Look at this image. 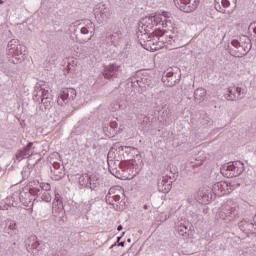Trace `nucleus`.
<instances>
[{
	"label": "nucleus",
	"instance_id": "obj_20",
	"mask_svg": "<svg viewBox=\"0 0 256 256\" xmlns=\"http://www.w3.org/2000/svg\"><path fill=\"white\" fill-rule=\"evenodd\" d=\"M78 183L81 187H89V174L85 173L80 175L78 178Z\"/></svg>",
	"mask_w": 256,
	"mask_h": 256
},
{
	"label": "nucleus",
	"instance_id": "obj_37",
	"mask_svg": "<svg viewBox=\"0 0 256 256\" xmlns=\"http://www.w3.org/2000/svg\"><path fill=\"white\" fill-rule=\"evenodd\" d=\"M117 231H123V226L119 225Z\"/></svg>",
	"mask_w": 256,
	"mask_h": 256
},
{
	"label": "nucleus",
	"instance_id": "obj_15",
	"mask_svg": "<svg viewBox=\"0 0 256 256\" xmlns=\"http://www.w3.org/2000/svg\"><path fill=\"white\" fill-rule=\"evenodd\" d=\"M176 230L181 237H189V227H187V223L184 220L176 223Z\"/></svg>",
	"mask_w": 256,
	"mask_h": 256
},
{
	"label": "nucleus",
	"instance_id": "obj_28",
	"mask_svg": "<svg viewBox=\"0 0 256 256\" xmlns=\"http://www.w3.org/2000/svg\"><path fill=\"white\" fill-rule=\"evenodd\" d=\"M22 179H29V176L31 175V168L28 166L24 167L21 171Z\"/></svg>",
	"mask_w": 256,
	"mask_h": 256
},
{
	"label": "nucleus",
	"instance_id": "obj_14",
	"mask_svg": "<svg viewBox=\"0 0 256 256\" xmlns=\"http://www.w3.org/2000/svg\"><path fill=\"white\" fill-rule=\"evenodd\" d=\"M20 194V203H22V205H29V203H31V195H33L31 193V184L29 185V189H25V190H19L18 191Z\"/></svg>",
	"mask_w": 256,
	"mask_h": 256
},
{
	"label": "nucleus",
	"instance_id": "obj_18",
	"mask_svg": "<svg viewBox=\"0 0 256 256\" xmlns=\"http://www.w3.org/2000/svg\"><path fill=\"white\" fill-rule=\"evenodd\" d=\"M162 83L165 87H175V85L179 83V78H177V76L171 78L162 77Z\"/></svg>",
	"mask_w": 256,
	"mask_h": 256
},
{
	"label": "nucleus",
	"instance_id": "obj_35",
	"mask_svg": "<svg viewBox=\"0 0 256 256\" xmlns=\"http://www.w3.org/2000/svg\"><path fill=\"white\" fill-rule=\"evenodd\" d=\"M53 169V171L61 170V164H59V162H55L53 164Z\"/></svg>",
	"mask_w": 256,
	"mask_h": 256
},
{
	"label": "nucleus",
	"instance_id": "obj_6",
	"mask_svg": "<svg viewBox=\"0 0 256 256\" xmlns=\"http://www.w3.org/2000/svg\"><path fill=\"white\" fill-rule=\"evenodd\" d=\"M174 3L184 13H193L199 7V0H174Z\"/></svg>",
	"mask_w": 256,
	"mask_h": 256
},
{
	"label": "nucleus",
	"instance_id": "obj_3",
	"mask_svg": "<svg viewBox=\"0 0 256 256\" xmlns=\"http://www.w3.org/2000/svg\"><path fill=\"white\" fill-rule=\"evenodd\" d=\"M220 171L227 178L239 177L245 171V166L241 161L229 162L224 164Z\"/></svg>",
	"mask_w": 256,
	"mask_h": 256
},
{
	"label": "nucleus",
	"instance_id": "obj_2",
	"mask_svg": "<svg viewBox=\"0 0 256 256\" xmlns=\"http://www.w3.org/2000/svg\"><path fill=\"white\" fill-rule=\"evenodd\" d=\"M153 78L147 72H136V74L128 79V87H132L131 97H135L138 93H143L147 87H151Z\"/></svg>",
	"mask_w": 256,
	"mask_h": 256
},
{
	"label": "nucleus",
	"instance_id": "obj_49",
	"mask_svg": "<svg viewBox=\"0 0 256 256\" xmlns=\"http://www.w3.org/2000/svg\"><path fill=\"white\" fill-rule=\"evenodd\" d=\"M3 3V0H0V4Z\"/></svg>",
	"mask_w": 256,
	"mask_h": 256
},
{
	"label": "nucleus",
	"instance_id": "obj_34",
	"mask_svg": "<svg viewBox=\"0 0 256 256\" xmlns=\"http://www.w3.org/2000/svg\"><path fill=\"white\" fill-rule=\"evenodd\" d=\"M231 1L230 0H222V6L225 8L230 7Z\"/></svg>",
	"mask_w": 256,
	"mask_h": 256
},
{
	"label": "nucleus",
	"instance_id": "obj_17",
	"mask_svg": "<svg viewBox=\"0 0 256 256\" xmlns=\"http://www.w3.org/2000/svg\"><path fill=\"white\" fill-rule=\"evenodd\" d=\"M31 185H33V187H38L41 193L51 191V185L49 183H39V181L34 180L33 182H30V186Z\"/></svg>",
	"mask_w": 256,
	"mask_h": 256
},
{
	"label": "nucleus",
	"instance_id": "obj_52",
	"mask_svg": "<svg viewBox=\"0 0 256 256\" xmlns=\"http://www.w3.org/2000/svg\"><path fill=\"white\" fill-rule=\"evenodd\" d=\"M57 101L59 102V98L57 99Z\"/></svg>",
	"mask_w": 256,
	"mask_h": 256
},
{
	"label": "nucleus",
	"instance_id": "obj_44",
	"mask_svg": "<svg viewBox=\"0 0 256 256\" xmlns=\"http://www.w3.org/2000/svg\"><path fill=\"white\" fill-rule=\"evenodd\" d=\"M60 99H62V101H65V99H67V98H63V97H61Z\"/></svg>",
	"mask_w": 256,
	"mask_h": 256
},
{
	"label": "nucleus",
	"instance_id": "obj_4",
	"mask_svg": "<svg viewBox=\"0 0 256 256\" xmlns=\"http://www.w3.org/2000/svg\"><path fill=\"white\" fill-rule=\"evenodd\" d=\"M8 53L17 59L19 63L25 61V56L27 55V50L24 46L19 44V40L12 39L8 42Z\"/></svg>",
	"mask_w": 256,
	"mask_h": 256
},
{
	"label": "nucleus",
	"instance_id": "obj_30",
	"mask_svg": "<svg viewBox=\"0 0 256 256\" xmlns=\"http://www.w3.org/2000/svg\"><path fill=\"white\" fill-rule=\"evenodd\" d=\"M40 93L41 94H36V97H49V95H51V90L49 88H42L40 89Z\"/></svg>",
	"mask_w": 256,
	"mask_h": 256
},
{
	"label": "nucleus",
	"instance_id": "obj_23",
	"mask_svg": "<svg viewBox=\"0 0 256 256\" xmlns=\"http://www.w3.org/2000/svg\"><path fill=\"white\" fill-rule=\"evenodd\" d=\"M76 95L77 91L74 88H64L61 97H75Z\"/></svg>",
	"mask_w": 256,
	"mask_h": 256
},
{
	"label": "nucleus",
	"instance_id": "obj_13",
	"mask_svg": "<svg viewBox=\"0 0 256 256\" xmlns=\"http://www.w3.org/2000/svg\"><path fill=\"white\" fill-rule=\"evenodd\" d=\"M41 241L37 240L35 236H30L26 241V246L29 251H41Z\"/></svg>",
	"mask_w": 256,
	"mask_h": 256
},
{
	"label": "nucleus",
	"instance_id": "obj_27",
	"mask_svg": "<svg viewBox=\"0 0 256 256\" xmlns=\"http://www.w3.org/2000/svg\"><path fill=\"white\" fill-rule=\"evenodd\" d=\"M207 95V90L205 88H198L194 91V97H205Z\"/></svg>",
	"mask_w": 256,
	"mask_h": 256
},
{
	"label": "nucleus",
	"instance_id": "obj_48",
	"mask_svg": "<svg viewBox=\"0 0 256 256\" xmlns=\"http://www.w3.org/2000/svg\"><path fill=\"white\" fill-rule=\"evenodd\" d=\"M238 95H241V91L238 92Z\"/></svg>",
	"mask_w": 256,
	"mask_h": 256
},
{
	"label": "nucleus",
	"instance_id": "obj_42",
	"mask_svg": "<svg viewBox=\"0 0 256 256\" xmlns=\"http://www.w3.org/2000/svg\"><path fill=\"white\" fill-rule=\"evenodd\" d=\"M45 99H47V97L46 98H41V103H43V101H45Z\"/></svg>",
	"mask_w": 256,
	"mask_h": 256
},
{
	"label": "nucleus",
	"instance_id": "obj_38",
	"mask_svg": "<svg viewBox=\"0 0 256 256\" xmlns=\"http://www.w3.org/2000/svg\"><path fill=\"white\" fill-rule=\"evenodd\" d=\"M231 3H234V5H237V0H230Z\"/></svg>",
	"mask_w": 256,
	"mask_h": 256
},
{
	"label": "nucleus",
	"instance_id": "obj_10",
	"mask_svg": "<svg viewBox=\"0 0 256 256\" xmlns=\"http://www.w3.org/2000/svg\"><path fill=\"white\" fill-rule=\"evenodd\" d=\"M30 193L35 197H40L42 201L46 203H51V192H41L39 187H33V184L30 185Z\"/></svg>",
	"mask_w": 256,
	"mask_h": 256
},
{
	"label": "nucleus",
	"instance_id": "obj_43",
	"mask_svg": "<svg viewBox=\"0 0 256 256\" xmlns=\"http://www.w3.org/2000/svg\"><path fill=\"white\" fill-rule=\"evenodd\" d=\"M234 90H235V91H240V89H239V88H234Z\"/></svg>",
	"mask_w": 256,
	"mask_h": 256
},
{
	"label": "nucleus",
	"instance_id": "obj_32",
	"mask_svg": "<svg viewBox=\"0 0 256 256\" xmlns=\"http://www.w3.org/2000/svg\"><path fill=\"white\" fill-rule=\"evenodd\" d=\"M162 77H167V79H169L171 77H177V74L173 73V68H169Z\"/></svg>",
	"mask_w": 256,
	"mask_h": 256
},
{
	"label": "nucleus",
	"instance_id": "obj_5",
	"mask_svg": "<svg viewBox=\"0 0 256 256\" xmlns=\"http://www.w3.org/2000/svg\"><path fill=\"white\" fill-rule=\"evenodd\" d=\"M112 16L113 11L105 4H100L95 10V17L98 19L99 23H107Z\"/></svg>",
	"mask_w": 256,
	"mask_h": 256
},
{
	"label": "nucleus",
	"instance_id": "obj_51",
	"mask_svg": "<svg viewBox=\"0 0 256 256\" xmlns=\"http://www.w3.org/2000/svg\"><path fill=\"white\" fill-rule=\"evenodd\" d=\"M231 95H234V96H235V94H234V93H232V92H231Z\"/></svg>",
	"mask_w": 256,
	"mask_h": 256
},
{
	"label": "nucleus",
	"instance_id": "obj_46",
	"mask_svg": "<svg viewBox=\"0 0 256 256\" xmlns=\"http://www.w3.org/2000/svg\"><path fill=\"white\" fill-rule=\"evenodd\" d=\"M233 45H237V42H234Z\"/></svg>",
	"mask_w": 256,
	"mask_h": 256
},
{
	"label": "nucleus",
	"instance_id": "obj_31",
	"mask_svg": "<svg viewBox=\"0 0 256 256\" xmlns=\"http://www.w3.org/2000/svg\"><path fill=\"white\" fill-rule=\"evenodd\" d=\"M90 27L89 26H85V27H82L80 32L82 35H88V33L91 31V29H93V23H89Z\"/></svg>",
	"mask_w": 256,
	"mask_h": 256
},
{
	"label": "nucleus",
	"instance_id": "obj_12",
	"mask_svg": "<svg viewBox=\"0 0 256 256\" xmlns=\"http://www.w3.org/2000/svg\"><path fill=\"white\" fill-rule=\"evenodd\" d=\"M117 73H121V65L110 64L105 67L104 77L105 79H111V77H115Z\"/></svg>",
	"mask_w": 256,
	"mask_h": 256
},
{
	"label": "nucleus",
	"instance_id": "obj_25",
	"mask_svg": "<svg viewBox=\"0 0 256 256\" xmlns=\"http://www.w3.org/2000/svg\"><path fill=\"white\" fill-rule=\"evenodd\" d=\"M0 70L2 71V73L7 75V77H11V75H13V71H11V68H9V65L7 64H1Z\"/></svg>",
	"mask_w": 256,
	"mask_h": 256
},
{
	"label": "nucleus",
	"instance_id": "obj_40",
	"mask_svg": "<svg viewBox=\"0 0 256 256\" xmlns=\"http://www.w3.org/2000/svg\"><path fill=\"white\" fill-rule=\"evenodd\" d=\"M92 37H93V34L90 35V37L87 39V41H91Z\"/></svg>",
	"mask_w": 256,
	"mask_h": 256
},
{
	"label": "nucleus",
	"instance_id": "obj_26",
	"mask_svg": "<svg viewBox=\"0 0 256 256\" xmlns=\"http://www.w3.org/2000/svg\"><path fill=\"white\" fill-rule=\"evenodd\" d=\"M53 209H59L60 211L63 209V201H61V199H59L57 196L53 202Z\"/></svg>",
	"mask_w": 256,
	"mask_h": 256
},
{
	"label": "nucleus",
	"instance_id": "obj_24",
	"mask_svg": "<svg viewBox=\"0 0 256 256\" xmlns=\"http://www.w3.org/2000/svg\"><path fill=\"white\" fill-rule=\"evenodd\" d=\"M198 195L202 199L200 203L203 205H207V203H209V193H203V190H199Z\"/></svg>",
	"mask_w": 256,
	"mask_h": 256
},
{
	"label": "nucleus",
	"instance_id": "obj_21",
	"mask_svg": "<svg viewBox=\"0 0 256 256\" xmlns=\"http://www.w3.org/2000/svg\"><path fill=\"white\" fill-rule=\"evenodd\" d=\"M89 187L90 189H97L99 187V177L97 175L89 176Z\"/></svg>",
	"mask_w": 256,
	"mask_h": 256
},
{
	"label": "nucleus",
	"instance_id": "obj_41",
	"mask_svg": "<svg viewBox=\"0 0 256 256\" xmlns=\"http://www.w3.org/2000/svg\"><path fill=\"white\" fill-rule=\"evenodd\" d=\"M120 197L119 196H115V201H119Z\"/></svg>",
	"mask_w": 256,
	"mask_h": 256
},
{
	"label": "nucleus",
	"instance_id": "obj_22",
	"mask_svg": "<svg viewBox=\"0 0 256 256\" xmlns=\"http://www.w3.org/2000/svg\"><path fill=\"white\" fill-rule=\"evenodd\" d=\"M165 180H166V178L163 177L162 181L158 182V186H159L160 189L162 187L161 191L163 193H169V191H171V184L170 183H168V184L165 183Z\"/></svg>",
	"mask_w": 256,
	"mask_h": 256
},
{
	"label": "nucleus",
	"instance_id": "obj_36",
	"mask_svg": "<svg viewBox=\"0 0 256 256\" xmlns=\"http://www.w3.org/2000/svg\"><path fill=\"white\" fill-rule=\"evenodd\" d=\"M156 95H158V97H163V95H165V91L159 90L156 92Z\"/></svg>",
	"mask_w": 256,
	"mask_h": 256
},
{
	"label": "nucleus",
	"instance_id": "obj_9",
	"mask_svg": "<svg viewBox=\"0 0 256 256\" xmlns=\"http://www.w3.org/2000/svg\"><path fill=\"white\" fill-rule=\"evenodd\" d=\"M233 211V208L230 206L223 207L216 213L217 221H225V223H230V221L233 220Z\"/></svg>",
	"mask_w": 256,
	"mask_h": 256
},
{
	"label": "nucleus",
	"instance_id": "obj_39",
	"mask_svg": "<svg viewBox=\"0 0 256 256\" xmlns=\"http://www.w3.org/2000/svg\"><path fill=\"white\" fill-rule=\"evenodd\" d=\"M119 245H120V247H123L125 245V243L124 242H120Z\"/></svg>",
	"mask_w": 256,
	"mask_h": 256
},
{
	"label": "nucleus",
	"instance_id": "obj_50",
	"mask_svg": "<svg viewBox=\"0 0 256 256\" xmlns=\"http://www.w3.org/2000/svg\"><path fill=\"white\" fill-rule=\"evenodd\" d=\"M46 68H47V69H49V66H48V65H46Z\"/></svg>",
	"mask_w": 256,
	"mask_h": 256
},
{
	"label": "nucleus",
	"instance_id": "obj_29",
	"mask_svg": "<svg viewBox=\"0 0 256 256\" xmlns=\"http://www.w3.org/2000/svg\"><path fill=\"white\" fill-rule=\"evenodd\" d=\"M53 173V179H55V181H59V179H63V170H52Z\"/></svg>",
	"mask_w": 256,
	"mask_h": 256
},
{
	"label": "nucleus",
	"instance_id": "obj_45",
	"mask_svg": "<svg viewBox=\"0 0 256 256\" xmlns=\"http://www.w3.org/2000/svg\"><path fill=\"white\" fill-rule=\"evenodd\" d=\"M144 209H147V205H144Z\"/></svg>",
	"mask_w": 256,
	"mask_h": 256
},
{
	"label": "nucleus",
	"instance_id": "obj_16",
	"mask_svg": "<svg viewBox=\"0 0 256 256\" xmlns=\"http://www.w3.org/2000/svg\"><path fill=\"white\" fill-rule=\"evenodd\" d=\"M6 203L8 204V207H18L19 203H21L19 191L14 192L12 196L8 197Z\"/></svg>",
	"mask_w": 256,
	"mask_h": 256
},
{
	"label": "nucleus",
	"instance_id": "obj_7",
	"mask_svg": "<svg viewBox=\"0 0 256 256\" xmlns=\"http://www.w3.org/2000/svg\"><path fill=\"white\" fill-rule=\"evenodd\" d=\"M35 154H37V151H35V146H33V143L30 142L25 148L18 150L15 157L16 160L20 162L23 161V159H29V157Z\"/></svg>",
	"mask_w": 256,
	"mask_h": 256
},
{
	"label": "nucleus",
	"instance_id": "obj_8",
	"mask_svg": "<svg viewBox=\"0 0 256 256\" xmlns=\"http://www.w3.org/2000/svg\"><path fill=\"white\" fill-rule=\"evenodd\" d=\"M212 191L215 195H218L219 197H221L222 195H229V193H231L229 182L220 181L215 183L212 186Z\"/></svg>",
	"mask_w": 256,
	"mask_h": 256
},
{
	"label": "nucleus",
	"instance_id": "obj_19",
	"mask_svg": "<svg viewBox=\"0 0 256 256\" xmlns=\"http://www.w3.org/2000/svg\"><path fill=\"white\" fill-rule=\"evenodd\" d=\"M123 37V34L121 31L113 32L110 36V41L113 45H119V42L121 41V38Z\"/></svg>",
	"mask_w": 256,
	"mask_h": 256
},
{
	"label": "nucleus",
	"instance_id": "obj_47",
	"mask_svg": "<svg viewBox=\"0 0 256 256\" xmlns=\"http://www.w3.org/2000/svg\"><path fill=\"white\" fill-rule=\"evenodd\" d=\"M233 45H237V42H234Z\"/></svg>",
	"mask_w": 256,
	"mask_h": 256
},
{
	"label": "nucleus",
	"instance_id": "obj_11",
	"mask_svg": "<svg viewBox=\"0 0 256 256\" xmlns=\"http://www.w3.org/2000/svg\"><path fill=\"white\" fill-rule=\"evenodd\" d=\"M5 231L10 235V237L19 239V229H17V223H15V221L7 220Z\"/></svg>",
	"mask_w": 256,
	"mask_h": 256
},
{
	"label": "nucleus",
	"instance_id": "obj_33",
	"mask_svg": "<svg viewBox=\"0 0 256 256\" xmlns=\"http://www.w3.org/2000/svg\"><path fill=\"white\" fill-rule=\"evenodd\" d=\"M230 187V193L231 191H235V189H238V187H241V184L239 182L231 181L229 182Z\"/></svg>",
	"mask_w": 256,
	"mask_h": 256
},
{
	"label": "nucleus",
	"instance_id": "obj_1",
	"mask_svg": "<svg viewBox=\"0 0 256 256\" xmlns=\"http://www.w3.org/2000/svg\"><path fill=\"white\" fill-rule=\"evenodd\" d=\"M155 27L158 29H174L175 22L171 12L163 11L154 16L143 18L138 23L137 37L146 51H159L160 49L167 48L170 51L177 49V42L175 36L161 34L155 35Z\"/></svg>",
	"mask_w": 256,
	"mask_h": 256
}]
</instances>
